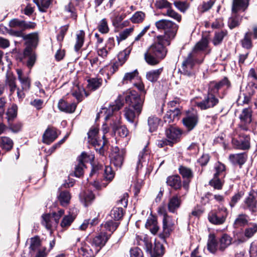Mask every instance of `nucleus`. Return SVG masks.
<instances>
[{"label":"nucleus","mask_w":257,"mask_h":257,"mask_svg":"<svg viewBox=\"0 0 257 257\" xmlns=\"http://www.w3.org/2000/svg\"><path fill=\"white\" fill-rule=\"evenodd\" d=\"M158 30H163V35L156 37L155 42L144 54L145 61L150 65L158 64L166 56L168 50L166 46L175 37L178 30V25L171 21L162 19L155 23Z\"/></svg>","instance_id":"f257e3e1"},{"label":"nucleus","mask_w":257,"mask_h":257,"mask_svg":"<svg viewBox=\"0 0 257 257\" xmlns=\"http://www.w3.org/2000/svg\"><path fill=\"white\" fill-rule=\"evenodd\" d=\"M125 100L128 106L124 108V116L127 121L133 122L142 111L144 99L135 90H128L125 93Z\"/></svg>","instance_id":"f03ea898"},{"label":"nucleus","mask_w":257,"mask_h":257,"mask_svg":"<svg viewBox=\"0 0 257 257\" xmlns=\"http://www.w3.org/2000/svg\"><path fill=\"white\" fill-rule=\"evenodd\" d=\"M98 129L96 127H91L88 132V141L95 148L96 151H98L101 154L103 153V148L106 142L104 135L102 136V139H99L98 137Z\"/></svg>","instance_id":"7ed1b4c3"},{"label":"nucleus","mask_w":257,"mask_h":257,"mask_svg":"<svg viewBox=\"0 0 257 257\" xmlns=\"http://www.w3.org/2000/svg\"><path fill=\"white\" fill-rule=\"evenodd\" d=\"M18 79L21 84V88H17V96L22 100L25 96V92L29 90L31 87V80L28 76H25L20 69L16 70Z\"/></svg>","instance_id":"20e7f679"},{"label":"nucleus","mask_w":257,"mask_h":257,"mask_svg":"<svg viewBox=\"0 0 257 257\" xmlns=\"http://www.w3.org/2000/svg\"><path fill=\"white\" fill-rule=\"evenodd\" d=\"M155 5L156 7L159 9H167L166 12L164 16L169 17L177 22H180L181 21V16L175 11L172 8V4L169 2L167 0H157L155 2Z\"/></svg>","instance_id":"39448f33"},{"label":"nucleus","mask_w":257,"mask_h":257,"mask_svg":"<svg viewBox=\"0 0 257 257\" xmlns=\"http://www.w3.org/2000/svg\"><path fill=\"white\" fill-rule=\"evenodd\" d=\"M232 144L234 148L237 149L245 150L250 148V138L248 136L243 134H233Z\"/></svg>","instance_id":"423d86ee"},{"label":"nucleus","mask_w":257,"mask_h":257,"mask_svg":"<svg viewBox=\"0 0 257 257\" xmlns=\"http://www.w3.org/2000/svg\"><path fill=\"white\" fill-rule=\"evenodd\" d=\"M126 151L124 149H119L117 147H112L110 155L111 163L116 167L120 168L123 162Z\"/></svg>","instance_id":"0eeeda50"},{"label":"nucleus","mask_w":257,"mask_h":257,"mask_svg":"<svg viewBox=\"0 0 257 257\" xmlns=\"http://www.w3.org/2000/svg\"><path fill=\"white\" fill-rule=\"evenodd\" d=\"M177 223V220L170 215L163 218V232L159 235L160 237L163 239L168 237L174 230Z\"/></svg>","instance_id":"6e6552de"},{"label":"nucleus","mask_w":257,"mask_h":257,"mask_svg":"<svg viewBox=\"0 0 257 257\" xmlns=\"http://www.w3.org/2000/svg\"><path fill=\"white\" fill-rule=\"evenodd\" d=\"M215 93L210 92V89L208 88L207 96L202 101L197 102L196 105L202 110L214 107L219 102L218 99L215 96Z\"/></svg>","instance_id":"1a4fd4ad"},{"label":"nucleus","mask_w":257,"mask_h":257,"mask_svg":"<svg viewBox=\"0 0 257 257\" xmlns=\"http://www.w3.org/2000/svg\"><path fill=\"white\" fill-rule=\"evenodd\" d=\"M80 254L84 257H93L99 251V248L94 247L91 240L83 242L78 250Z\"/></svg>","instance_id":"9d476101"},{"label":"nucleus","mask_w":257,"mask_h":257,"mask_svg":"<svg viewBox=\"0 0 257 257\" xmlns=\"http://www.w3.org/2000/svg\"><path fill=\"white\" fill-rule=\"evenodd\" d=\"M9 26L13 28H18L21 31L34 29L36 24L32 22H26L18 19H13L9 22Z\"/></svg>","instance_id":"9b49d317"},{"label":"nucleus","mask_w":257,"mask_h":257,"mask_svg":"<svg viewBox=\"0 0 257 257\" xmlns=\"http://www.w3.org/2000/svg\"><path fill=\"white\" fill-rule=\"evenodd\" d=\"M166 135L168 140L171 141L173 145L180 141L182 132L177 126L170 125L166 130Z\"/></svg>","instance_id":"f8f14e48"},{"label":"nucleus","mask_w":257,"mask_h":257,"mask_svg":"<svg viewBox=\"0 0 257 257\" xmlns=\"http://www.w3.org/2000/svg\"><path fill=\"white\" fill-rule=\"evenodd\" d=\"M59 220V217L56 215V213L47 214L42 216V223L47 229H51L57 226Z\"/></svg>","instance_id":"ddd939ff"},{"label":"nucleus","mask_w":257,"mask_h":257,"mask_svg":"<svg viewBox=\"0 0 257 257\" xmlns=\"http://www.w3.org/2000/svg\"><path fill=\"white\" fill-rule=\"evenodd\" d=\"M112 120L111 126L114 133H117L122 138L126 137L128 133V130L125 126L120 125V117L112 116Z\"/></svg>","instance_id":"4468645a"},{"label":"nucleus","mask_w":257,"mask_h":257,"mask_svg":"<svg viewBox=\"0 0 257 257\" xmlns=\"http://www.w3.org/2000/svg\"><path fill=\"white\" fill-rule=\"evenodd\" d=\"M199 116L197 112L188 114L184 117L182 122L184 126L188 131L192 130L197 124Z\"/></svg>","instance_id":"2eb2a0df"},{"label":"nucleus","mask_w":257,"mask_h":257,"mask_svg":"<svg viewBox=\"0 0 257 257\" xmlns=\"http://www.w3.org/2000/svg\"><path fill=\"white\" fill-rule=\"evenodd\" d=\"M231 86L230 82L227 77H224L219 82L212 81L209 84L210 92L217 93L219 89L226 87L229 88Z\"/></svg>","instance_id":"dca6fc26"},{"label":"nucleus","mask_w":257,"mask_h":257,"mask_svg":"<svg viewBox=\"0 0 257 257\" xmlns=\"http://www.w3.org/2000/svg\"><path fill=\"white\" fill-rule=\"evenodd\" d=\"M239 119L241 123L244 124L241 126L244 130H247L246 125L249 124L252 121V110L250 107L245 108L242 109L239 115Z\"/></svg>","instance_id":"f3484780"},{"label":"nucleus","mask_w":257,"mask_h":257,"mask_svg":"<svg viewBox=\"0 0 257 257\" xmlns=\"http://www.w3.org/2000/svg\"><path fill=\"white\" fill-rule=\"evenodd\" d=\"M58 135L56 130L54 128H48L43 136V142L47 144H50L53 142L57 138Z\"/></svg>","instance_id":"a211bd4d"},{"label":"nucleus","mask_w":257,"mask_h":257,"mask_svg":"<svg viewBox=\"0 0 257 257\" xmlns=\"http://www.w3.org/2000/svg\"><path fill=\"white\" fill-rule=\"evenodd\" d=\"M228 158L230 162L233 164L241 166L246 162L247 155L246 153L230 154Z\"/></svg>","instance_id":"6ab92c4d"},{"label":"nucleus","mask_w":257,"mask_h":257,"mask_svg":"<svg viewBox=\"0 0 257 257\" xmlns=\"http://www.w3.org/2000/svg\"><path fill=\"white\" fill-rule=\"evenodd\" d=\"M5 87L9 89L10 93L12 95L17 90L16 78L12 73H8L5 80Z\"/></svg>","instance_id":"aec40b11"},{"label":"nucleus","mask_w":257,"mask_h":257,"mask_svg":"<svg viewBox=\"0 0 257 257\" xmlns=\"http://www.w3.org/2000/svg\"><path fill=\"white\" fill-rule=\"evenodd\" d=\"M109 236H108L106 233H101L94 237L91 241L94 247L99 248V250L105 245Z\"/></svg>","instance_id":"412c9836"},{"label":"nucleus","mask_w":257,"mask_h":257,"mask_svg":"<svg viewBox=\"0 0 257 257\" xmlns=\"http://www.w3.org/2000/svg\"><path fill=\"white\" fill-rule=\"evenodd\" d=\"M181 204V200L180 197L178 195H174L171 197L168 201V209L172 213H175L179 209Z\"/></svg>","instance_id":"4be33fe9"},{"label":"nucleus","mask_w":257,"mask_h":257,"mask_svg":"<svg viewBox=\"0 0 257 257\" xmlns=\"http://www.w3.org/2000/svg\"><path fill=\"white\" fill-rule=\"evenodd\" d=\"M195 55V54L191 52L188 55L187 58L182 63L183 70L186 74L189 75L190 74V70L192 69L195 64V62L193 59Z\"/></svg>","instance_id":"5701e85b"},{"label":"nucleus","mask_w":257,"mask_h":257,"mask_svg":"<svg viewBox=\"0 0 257 257\" xmlns=\"http://www.w3.org/2000/svg\"><path fill=\"white\" fill-rule=\"evenodd\" d=\"M249 0H233L232 6V11L233 13L238 12H244L247 8Z\"/></svg>","instance_id":"b1692460"},{"label":"nucleus","mask_w":257,"mask_h":257,"mask_svg":"<svg viewBox=\"0 0 257 257\" xmlns=\"http://www.w3.org/2000/svg\"><path fill=\"white\" fill-rule=\"evenodd\" d=\"M250 87L246 88L247 93H245L243 91L241 92L236 100V103L238 105H243L247 104L249 103L251 99V96L253 94L252 91H249Z\"/></svg>","instance_id":"393cba45"},{"label":"nucleus","mask_w":257,"mask_h":257,"mask_svg":"<svg viewBox=\"0 0 257 257\" xmlns=\"http://www.w3.org/2000/svg\"><path fill=\"white\" fill-rule=\"evenodd\" d=\"M181 114V111L178 108H175L174 110H169L167 112L164 117V121L166 123H170L176 120H178L179 116Z\"/></svg>","instance_id":"a878e982"},{"label":"nucleus","mask_w":257,"mask_h":257,"mask_svg":"<svg viewBox=\"0 0 257 257\" xmlns=\"http://www.w3.org/2000/svg\"><path fill=\"white\" fill-rule=\"evenodd\" d=\"M58 107L62 111L72 113L76 109V104L75 103H68L64 99H61L58 103Z\"/></svg>","instance_id":"bb28decb"},{"label":"nucleus","mask_w":257,"mask_h":257,"mask_svg":"<svg viewBox=\"0 0 257 257\" xmlns=\"http://www.w3.org/2000/svg\"><path fill=\"white\" fill-rule=\"evenodd\" d=\"M232 237L227 234H223L218 239V250L223 251L232 243Z\"/></svg>","instance_id":"cd10ccee"},{"label":"nucleus","mask_w":257,"mask_h":257,"mask_svg":"<svg viewBox=\"0 0 257 257\" xmlns=\"http://www.w3.org/2000/svg\"><path fill=\"white\" fill-rule=\"evenodd\" d=\"M179 173L183 178L188 180V181H185L183 184V187L187 189L188 188L190 180L193 177V172L190 168L181 166L179 168Z\"/></svg>","instance_id":"c85d7f7f"},{"label":"nucleus","mask_w":257,"mask_h":257,"mask_svg":"<svg viewBox=\"0 0 257 257\" xmlns=\"http://www.w3.org/2000/svg\"><path fill=\"white\" fill-rule=\"evenodd\" d=\"M244 204L245 208L248 209L252 212L257 211V200L255 196L250 193L248 196L245 199Z\"/></svg>","instance_id":"c756f323"},{"label":"nucleus","mask_w":257,"mask_h":257,"mask_svg":"<svg viewBox=\"0 0 257 257\" xmlns=\"http://www.w3.org/2000/svg\"><path fill=\"white\" fill-rule=\"evenodd\" d=\"M149 159V155L147 148L146 146L143 150L140 153L137 165V169L141 168L144 164H145Z\"/></svg>","instance_id":"7c9ffc66"},{"label":"nucleus","mask_w":257,"mask_h":257,"mask_svg":"<svg viewBox=\"0 0 257 257\" xmlns=\"http://www.w3.org/2000/svg\"><path fill=\"white\" fill-rule=\"evenodd\" d=\"M215 0H204L198 6L197 11L199 14L208 12L213 6Z\"/></svg>","instance_id":"2f4dec72"},{"label":"nucleus","mask_w":257,"mask_h":257,"mask_svg":"<svg viewBox=\"0 0 257 257\" xmlns=\"http://www.w3.org/2000/svg\"><path fill=\"white\" fill-rule=\"evenodd\" d=\"M163 71V67L153 69L146 73V77L148 80L152 82H156Z\"/></svg>","instance_id":"473e14b6"},{"label":"nucleus","mask_w":257,"mask_h":257,"mask_svg":"<svg viewBox=\"0 0 257 257\" xmlns=\"http://www.w3.org/2000/svg\"><path fill=\"white\" fill-rule=\"evenodd\" d=\"M24 56L27 59V65L31 68L36 61V55L30 47L26 48L24 51Z\"/></svg>","instance_id":"72a5a7b5"},{"label":"nucleus","mask_w":257,"mask_h":257,"mask_svg":"<svg viewBox=\"0 0 257 257\" xmlns=\"http://www.w3.org/2000/svg\"><path fill=\"white\" fill-rule=\"evenodd\" d=\"M164 247L162 244L160 242H155L154 248L152 249V247L149 250L151 257H162L164 254Z\"/></svg>","instance_id":"f704fd0d"},{"label":"nucleus","mask_w":257,"mask_h":257,"mask_svg":"<svg viewBox=\"0 0 257 257\" xmlns=\"http://www.w3.org/2000/svg\"><path fill=\"white\" fill-rule=\"evenodd\" d=\"M166 183L168 185L174 188L179 189L181 186V181L179 176L173 175L167 178Z\"/></svg>","instance_id":"c9c22d12"},{"label":"nucleus","mask_w":257,"mask_h":257,"mask_svg":"<svg viewBox=\"0 0 257 257\" xmlns=\"http://www.w3.org/2000/svg\"><path fill=\"white\" fill-rule=\"evenodd\" d=\"M81 201L85 206L90 203L95 198L94 195L91 191H85L80 194Z\"/></svg>","instance_id":"e433bc0d"},{"label":"nucleus","mask_w":257,"mask_h":257,"mask_svg":"<svg viewBox=\"0 0 257 257\" xmlns=\"http://www.w3.org/2000/svg\"><path fill=\"white\" fill-rule=\"evenodd\" d=\"M208 250L213 253H215L218 249V241L216 239L214 234H210L207 242Z\"/></svg>","instance_id":"4c0bfd02"},{"label":"nucleus","mask_w":257,"mask_h":257,"mask_svg":"<svg viewBox=\"0 0 257 257\" xmlns=\"http://www.w3.org/2000/svg\"><path fill=\"white\" fill-rule=\"evenodd\" d=\"M209 41L206 37H202L201 40L199 41L194 47L192 52L196 54L200 51L205 50L208 47Z\"/></svg>","instance_id":"58836bf2"},{"label":"nucleus","mask_w":257,"mask_h":257,"mask_svg":"<svg viewBox=\"0 0 257 257\" xmlns=\"http://www.w3.org/2000/svg\"><path fill=\"white\" fill-rule=\"evenodd\" d=\"M87 88L92 91L99 88L102 85V79L101 78H92L87 80Z\"/></svg>","instance_id":"ea45409f"},{"label":"nucleus","mask_w":257,"mask_h":257,"mask_svg":"<svg viewBox=\"0 0 257 257\" xmlns=\"http://www.w3.org/2000/svg\"><path fill=\"white\" fill-rule=\"evenodd\" d=\"M28 241H29L30 246L29 248L31 253H34L41 247V240L38 236L31 238Z\"/></svg>","instance_id":"a19ab883"},{"label":"nucleus","mask_w":257,"mask_h":257,"mask_svg":"<svg viewBox=\"0 0 257 257\" xmlns=\"http://www.w3.org/2000/svg\"><path fill=\"white\" fill-rule=\"evenodd\" d=\"M85 37V32L83 30H79L76 34V42L74 45V49L78 51L82 47Z\"/></svg>","instance_id":"79ce46f5"},{"label":"nucleus","mask_w":257,"mask_h":257,"mask_svg":"<svg viewBox=\"0 0 257 257\" xmlns=\"http://www.w3.org/2000/svg\"><path fill=\"white\" fill-rule=\"evenodd\" d=\"M146 227L154 234L157 233L159 229L157 219L154 217H151L148 219Z\"/></svg>","instance_id":"37998d69"},{"label":"nucleus","mask_w":257,"mask_h":257,"mask_svg":"<svg viewBox=\"0 0 257 257\" xmlns=\"http://www.w3.org/2000/svg\"><path fill=\"white\" fill-rule=\"evenodd\" d=\"M248 216L245 214H238L234 222V226L237 228L246 225L248 222Z\"/></svg>","instance_id":"c03bdc74"},{"label":"nucleus","mask_w":257,"mask_h":257,"mask_svg":"<svg viewBox=\"0 0 257 257\" xmlns=\"http://www.w3.org/2000/svg\"><path fill=\"white\" fill-rule=\"evenodd\" d=\"M136 240L140 245H144L147 250H149L152 247V243L148 236L145 234L137 235Z\"/></svg>","instance_id":"a18cd8bd"},{"label":"nucleus","mask_w":257,"mask_h":257,"mask_svg":"<svg viewBox=\"0 0 257 257\" xmlns=\"http://www.w3.org/2000/svg\"><path fill=\"white\" fill-rule=\"evenodd\" d=\"M173 4L175 8L182 13H186L190 6V3L187 1H182L180 0L174 1Z\"/></svg>","instance_id":"49530a36"},{"label":"nucleus","mask_w":257,"mask_h":257,"mask_svg":"<svg viewBox=\"0 0 257 257\" xmlns=\"http://www.w3.org/2000/svg\"><path fill=\"white\" fill-rule=\"evenodd\" d=\"M0 146L2 149L9 151L12 149L13 146V142L9 138L3 137L0 138Z\"/></svg>","instance_id":"de8ad7c7"},{"label":"nucleus","mask_w":257,"mask_h":257,"mask_svg":"<svg viewBox=\"0 0 257 257\" xmlns=\"http://www.w3.org/2000/svg\"><path fill=\"white\" fill-rule=\"evenodd\" d=\"M58 198L60 204L63 206H66L70 202L71 196L69 192L67 191H61Z\"/></svg>","instance_id":"09e8293b"},{"label":"nucleus","mask_w":257,"mask_h":257,"mask_svg":"<svg viewBox=\"0 0 257 257\" xmlns=\"http://www.w3.org/2000/svg\"><path fill=\"white\" fill-rule=\"evenodd\" d=\"M208 219L211 223L216 225L222 224L225 222L224 221V217L222 216L220 217L219 215L218 216L215 212L209 213Z\"/></svg>","instance_id":"8fccbe9b"},{"label":"nucleus","mask_w":257,"mask_h":257,"mask_svg":"<svg viewBox=\"0 0 257 257\" xmlns=\"http://www.w3.org/2000/svg\"><path fill=\"white\" fill-rule=\"evenodd\" d=\"M138 79L139 72L137 70H135L133 72L125 73L122 78V82L123 84H127L133 80Z\"/></svg>","instance_id":"3c124183"},{"label":"nucleus","mask_w":257,"mask_h":257,"mask_svg":"<svg viewBox=\"0 0 257 257\" xmlns=\"http://www.w3.org/2000/svg\"><path fill=\"white\" fill-rule=\"evenodd\" d=\"M160 121V119L155 116H151L148 118V123L150 132H154L157 129Z\"/></svg>","instance_id":"603ef678"},{"label":"nucleus","mask_w":257,"mask_h":257,"mask_svg":"<svg viewBox=\"0 0 257 257\" xmlns=\"http://www.w3.org/2000/svg\"><path fill=\"white\" fill-rule=\"evenodd\" d=\"M227 32L226 30L216 32L212 40L213 44L214 45H217L220 44L224 37L227 35Z\"/></svg>","instance_id":"864d4df0"},{"label":"nucleus","mask_w":257,"mask_h":257,"mask_svg":"<svg viewBox=\"0 0 257 257\" xmlns=\"http://www.w3.org/2000/svg\"><path fill=\"white\" fill-rule=\"evenodd\" d=\"M22 37L24 40H28L32 45H36L38 41V34L36 32L23 35Z\"/></svg>","instance_id":"5fc2aeb1"},{"label":"nucleus","mask_w":257,"mask_h":257,"mask_svg":"<svg viewBox=\"0 0 257 257\" xmlns=\"http://www.w3.org/2000/svg\"><path fill=\"white\" fill-rule=\"evenodd\" d=\"M256 232L257 224L253 223L244 229V235L246 237L249 238L252 237Z\"/></svg>","instance_id":"6e6d98bb"},{"label":"nucleus","mask_w":257,"mask_h":257,"mask_svg":"<svg viewBox=\"0 0 257 257\" xmlns=\"http://www.w3.org/2000/svg\"><path fill=\"white\" fill-rule=\"evenodd\" d=\"M17 106L16 105H13L11 107L9 108L7 112V119L9 123L16 117L17 115Z\"/></svg>","instance_id":"4d7b16f0"},{"label":"nucleus","mask_w":257,"mask_h":257,"mask_svg":"<svg viewBox=\"0 0 257 257\" xmlns=\"http://www.w3.org/2000/svg\"><path fill=\"white\" fill-rule=\"evenodd\" d=\"M123 209L122 207H114L110 212V216L111 218L115 220H119L123 216Z\"/></svg>","instance_id":"13d9d810"},{"label":"nucleus","mask_w":257,"mask_h":257,"mask_svg":"<svg viewBox=\"0 0 257 257\" xmlns=\"http://www.w3.org/2000/svg\"><path fill=\"white\" fill-rule=\"evenodd\" d=\"M98 31L102 34H107L109 31L107 22L106 19H102L97 27Z\"/></svg>","instance_id":"bf43d9fd"},{"label":"nucleus","mask_w":257,"mask_h":257,"mask_svg":"<svg viewBox=\"0 0 257 257\" xmlns=\"http://www.w3.org/2000/svg\"><path fill=\"white\" fill-rule=\"evenodd\" d=\"M134 28L131 27L130 28L125 29L123 31L119 34V36L117 37V40L118 42L121 41L125 40L130 36L134 31Z\"/></svg>","instance_id":"052dcab7"},{"label":"nucleus","mask_w":257,"mask_h":257,"mask_svg":"<svg viewBox=\"0 0 257 257\" xmlns=\"http://www.w3.org/2000/svg\"><path fill=\"white\" fill-rule=\"evenodd\" d=\"M94 158V157L93 155H88L85 152H83L78 157V161L79 163H82L83 164H84L85 163L93 161Z\"/></svg>","instance_id":"680f3d73"},{"label":"nucleus","mask_w":257,"mask_h":257,"mask_svg":"<svg viewBox=\"0 0 257 257\" xmlns=\"http://www.w3.org/2000/svg\"><path fill=\"white\" fill-rule=\"evenodd\" d=\"M145 17V13L142 12H137L134 14L131 20L134 23H139L143 22Z\"/></svg>","instance_id":"e2e57ef3"},{"label":"nucleus","mask_w":257,"mask_h":257,"mask_svg":"<svg viewBox=\"0 0 257 257\" xmlns=\"http://www.w3.org/2000/svg\"><path fill=\"white\" fill-rule=\"evenodd\" d=\"M40 11L45 12L51 3V0H40L35 2Z\"/></svg>","instance_id":"0e129e2a"},{"label":"nucleus","mask_w":257,"mask_h":257,"mask_svg":"<svg viewBox=\"0 0 257 257\" xmlns=\"http://www.w3.org/2000/svg\"><path fill=\"white\" fill-rule=\"evenodd\" d=\"M209 184L213 187L214 189L218 190L221 189L223 186V183L218 178V177L215 176H214L213 178L210 181Z\"/></svg>","instance_id":"69168bd1"},{"label":"nucleus","mask_w":257,"mask_h":257,"mask_svg":"<svg viewBox=\"0 0 257 257\" xmlns=\"http://www.w3.org/2000/svg\"><path fill=\"white\" fill-rule=\"evenodd\" d=\"M118 226V223L116 222H114L112 220H109L105 222L104 224V227L106 230H108L111 233L116 230Z\"/></svg>","instance_id":"338daca9"},{"label":"nucleus","mask_w":257,"mask_h":257,"mask_svg":"<svg viewBox=\"0 0 257 257\" xmlns=\"http://www.w3.org/2000/svg\"><path fill=\"white\" fill-rule=\"evenodd\" d=\"M75 217L70 215L65 216L62 219L61 225L63 228L67 227L71 225L74 221Z\"/></svg>","instance_id":"774afa93"}]
</instances>
